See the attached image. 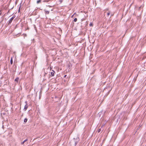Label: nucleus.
Here are the masks:
<instances>
[{"label": "nucleus", "instance_id": "obj_1", "mask_svg": "<svg viewBox=\"0 0 146 146\" xmlns=\"http://www.w3.org/2000/svg\"><path fill=\"white\" fill-rule=\"evenodd\" d=\"M15 16H13L12 18H11L9 21V24H10L11 23L13 19L15 18Z\"/></svg>", "mask_w": 146, "mask_h": 146}, {"label": "nucleus", "instance_id": "obj_2", "mask_svg": "<svg viewBox=\"0 0 146 146\" xmlns=\"http://www.w3.org/2000/svg\"><path fill=\"white\" fill-rule=\"evenodd\" d=\"M55 72L53 70L51 72L50 76H54Z\"/></svg>", "mask_w": 146, "mask_h": 146}, {"label": "nucleus", "instance_id": "obj_3", "mask_svg": "<svg viewBox=\"0 0 146 146\" xmlns=\"http://www.w3.org/2000/svg\"><path fill=\"white\" fill-rule=\"evenodd\" d=\"M44 11H45V13L46 14H48L49 13V11H47L46 9L44 10Z\"/></svg>", "mask_w": 146, "mask_h": 146}, {"label": "nucleus", "instance_id": "obj_4", "mask_svg": "<svg viewBox=\"0 0 146 146\" xmlns=\"http://www.w3.org/2000/svg\"><path fill=\"white\" fill-rule=\"evenodd\" d=\"M28 108L27 105L26 104L24 107V110H25V111H26V110L27 109V108Z\"/></svg>", "mask_w": 146, "mask_h": 146}, {"label": "nucleus", "instance_id": "obj_5", "mask_svg": "<svg viewBox=\"0 0 146 146\" xmlns=\"http://www.w3.org/2000/svg\"><path fill=\"white\" fill-rule=\"evenodd\" d=\"M27 139H26V140H25L23 142H22L21 143V144L22 145L25 142H26L27 141Z\"/></svg>", "mask_w": 146, "mask_h": 146}, {"label": "nucleus", "instance_id": "obj_6", "mask_svg": "<svg viewBox=\"0 0 146 146\" xmlns=\"http://www.w3.org/2000/svg\"><path fill=\"white\" fill-rule=\"evenodd\" d=\"M19 80V78H17L15 79V81L16 82H18Z\"/></svg>", "mask_w": 146, "mask_h": 146}, {"label": "nucleus", "instance_id": "obj_7", "mask_svg": "<svg viewBox=\"0 0 146 146\" xmlns=\"http://www.w3.org/2000/svg\"><path fill=\"white\" fill-rule=\"evenodd\" d=\"M13 59L12 58H11V59L10 60V63L11 64H13Z\"/></svg>", "mask_w": 146, "mask_h": 146}, {"label": "nucleus", "instance_id": "obj_8", "mask_svg": "<svg viewBox=\"0 0 146 146\" xmlns=\"http://www.w3.org/2000/svg\"><path fill=\"white\" fill-rule=\"evenodd\" d=\"M27 118H26L25 119H24V122L26 123L27 122Z\"/></svg>", "mask_w": 146, "mask_h": 146}, {"label": "nucleus", "instance_id": "obj_9", "mask_svg": "<svg viewBox=\"0 0 146 146\" xmlns=\"http://www.w3.org/2000/svg\"><path fill=\"white\" fill-rule=\"evenodd\" d=\"M77 21V18H75V19H74V22H76Z\"/></svg>", "mask_w": 146, "mask_h": 146}, {"label": "nucleus", "instance_id": "obj_10", "mask_svg": "<svg viewBox=\"0 0 146 146\" xmlns=\"http://www.w3.org/2000/svg\"><path fill=\"white\" fill-rule=\"evenodd\" d=\"M101 128L99 129L98 131V132L99 133L101 131Z\"/></svg>", "mask_w": 146, "mask_h": 146}, {"label": "nucleus", "instance_id": "obj_11", "mask_svg": "<svg viewBox=\"0 0 146 146\" xmlns=\"http://www.w3.org/2000/svg\"><path fill=\"white\" fill-rule=\"evenodd\" d=\"M40 1H41L40 0H39L38 1H37V4H38L39 3H40Z\"/></svg>", "mask_w": 146, "mask_h": 146}, {"label": "nucleus", "instance_id": "obj_12", "mask_svg": "<svg viewBox=\"0 0 146 146\" xmlns=\"http://www.w3.org/2000/svg\"><path fill=\"white\" fill-rule=\"evenodd\" d=\"M107 15L108 16H109L110 14V12H109L107 13Z\"/></svg>", "mask_w": 146, "mask_h": 146}, {"label": "nucleus", "instance_id": "obj_13", "mask_svg": "<svg viewBox=\"0 0 146 146\" xmlns=\"http://www.w3.org/2000/svg\"><path fill=\"white\" fill-rule=\"evenodd\" d=\"M63 0H59V1L60 3H62L63 1Z\"/></svg>", "mask_w": 146, "mask_h": 146}, {"label": "nucleus", "instance_id": "obj_14", "mask_svg": "<svg viewBox=\"0 0 146 146\" xmlns=\"http://www.w3.org/2000/svg\"><path fill=\"white\" fill-rule=\"evenodd\" d=\"M90 25L92 26V24L91 23L90 24Z\"/></svg>", "mask_w": 146, "mask_h": 146}, {"label": "nucleus", "instance_id": "obj_15", "mask_svg": "<svg viewBox=\"0 0 146 146\" xmlns=\"http://www.w3.org/2000/svg\"><path fill=\"white\" fill-rule=\"evenodd\" d=\"M1 11H0V15H1Z\"/></svg>", "mask_w": 146, "mask_h": 146}, {"label": "nucleus", "instance_id": "obj_16", "mask_svg": "<svg viewBox=\"0 0 146 146\" xmlns=\"http://www.w3.org/2000/svg\"><path fill=\"white\" fill-rule=\"evenodd\" d=\"M113 14H111V16H113Z\"/></svg>", "mask_w": 146, "mask_h": 146}, {"label": "nucleus", "instance_id": "obj_17", "mask_svg": "<svg viewBox=\"0 0 146 146\" xmlns=\"http://www.w3.org/2000/svg\"><path fill=\"white\" fill-rule=\"evenodd\" d=\"M66 75H65L64 76V77H66Z\"/></svg>", "mask_w": 146, "mask_h": 146}, {"label": "nucleus", "instance_id": "obj_18", "mask_svg": "<svg viewBox=\"0 0 146 146\" xmlns=\"http://www.w3.org/2000/svg\"><path fill=\"white\" fill-rule=\"evenodd\" d=\"M48 6L49 7H50V6L49 5H48Z\"/></svg>", "mask_w": 146, "mask_h": 146}]
</instances>
